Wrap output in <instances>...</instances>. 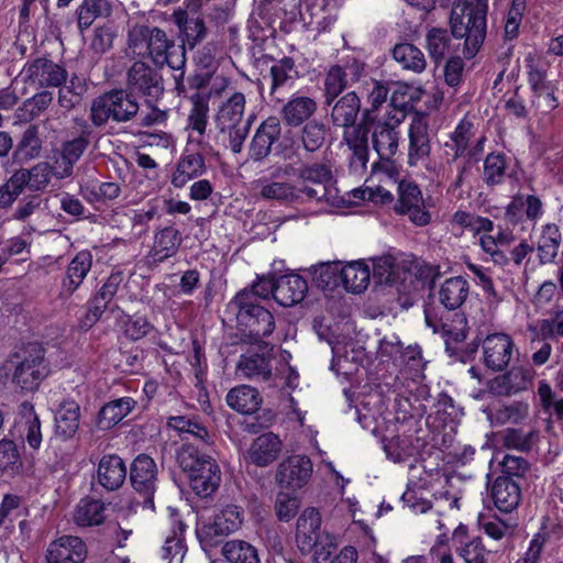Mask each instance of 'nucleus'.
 <instances>
[{
  "mask_svg": "<svg viewBox=\"0 0 563 563\" xmlns=\"http://www.w3.org/2000/svg\"><path fill=\"white\" fill-rule=\"evenodd\" d=\"M470 295V284L462 276L446 278L437 290V299L444 308L441 310L432 305L424 307L427 327L433 333L444 339L446 349L452 343L463 342L468 332V322L465 313L459 309L465 303Z\"/></svg>",
  "mask_w": 563,
  "mask_h": 563,
  "instance_id": "1",
  "label": "nucleus"
},
{
  "mask_svg": "<svg viewBox=\"0 0 563 563\" xmlns=\"http://www.w3.org/2000/svg\"><path fill=\"white\" fill-rule=\"evenodd\" d=\"M224 313L230 321H235L239 331L247 336L251 343H257L274 332L273 313L255 302V297L246 291H238L228 302Z\"/></svg>",
  "mask_w": 563,
  "mask_h": 563,
  "instance_id": "2",
  "label": "nucleus"
},
{
  "mask_svg": "<svg viewBox=\"0 0 563 563\" xmlns=\"http://www.w3.org/2000/svg\"><path fill=\"white\" fill-rule=\"evenodd\" d=\"M177 463L189 479L190 487L200 497H208L221 483L217 461L192 443H185L177 452Z\"/></svg>",
  "mask_w": 563,
  "mask_h": 563,
  "instance_id": "3",
  "label": "nucleus"
},
{
  "mask_svg": "<svg viewBox=\"0 0 563 563\" xmlns=\"http://www.w3.org/2000/svg\"><path fill=\"white\" fill-rule=\"evenodd\" d=\"M486 13V5L479 3H463L452 8L451 34L455 38H464L463 54L465 58H473L484 43Z\"/></svg>",
  "mask_w": 563,
  "mask_h": 563,
  "instance_id": "4",
  "label": "nucleus"
},
{
  "mask_svg": "<svg viewBox=\"0 0 563 563\" xmlns=\"http://www.w3.org/2000/svg\"><path fill=\"white\" fill-rule=\"evenodd\" d=\"M140 113V103L126 89H112L93 99L90 120L95 126H104L109 121L118 124L134 122Z\"/></svg>",
  "mask_w": 563,
  "mask_h": 563,
  "instance_id": "5",
  "label": "nucleus"
},
{
  "mask_svg": "<svg viewBox=\"0 0 563 563\" xmlns=\"http://www.w3.org/2000/svg\"><path fill=\"white\" fill-rule=\"evenodd\" d=\"M320 527L319 512L313 508L306 509L297 521L296 540L301 543L302 549L314 547L316 563H333L339 554L335 538L330 534L320 536Z\"/></svg>",
  "mask_w": 563,
  "mask_h": 563,
  "instance_id": "6",
  "label": "nucleus"
},
{
  "mask_svg": "<svg viewBox=\"0 0 563 563\" xmlns=\"http://www.w3.org/2000/svg\"><path fill=\"white\" fill-rule=\"evenodd\" d=\"M45 351L37 343H30L21 354L15 355V368L12 380L24 391H35L48 375L44 360Z\"/></svg>",
  "mask_w": 563,
  "mask_h": 563,
  "instance_id": "7",
  "label": "nucleus"
},
{
  "mask_svg": "<svg viewBox=\"0 0 563 563\" xmlns=\"http://www.w3.org/2000/svg\"><path fill=\"white\" fill-rule=\"evenodd\" d=\"M165 31L157 26L136 24L128 32V45L134 55L150 58L154 64L166 59L163 53L172 45Z\"/></svg>",
  "mask_w": 563,
  "mask_h": 563,
  "instance_id": "8",
  "label": "nucleus"
},
{
  "mask_svg": "<svg viewBox=\"0 0 563 563\" xmlns=\"http://www.w3.org/2000/svg\"><path fill=\"white\" fill-rule=\"evenodd\" d=\"M130 482L143 498V507L154 510V495L158 484V468L153 457L139 454L130 465Z\"/></svg>",
  "mask_w": 563,
  "mask_h": 563,
  "instance_id": "9",
  "label": "nucleus"
},
{
  "mask_svg": "<svg viewBox=\"0 0 563 563\" xmlns=\"http://www.w3.org/2000/svg\"><path fill=\"white\" fill-rule=\"evenodd\" d=\"M126 90L133 96L141 95L147 103L158 100L164 93L161 74L144 62L132 64L126 73Z\"/></svg>",
  "mask_w": 563,
  "mask_h": 563,
  "instance_id": "10",
  "label": "nucleus"
},
{
  "mask_svg": "<svg viewBox=\"0 0 563 563\" xmlns=\"http://www.w3.org/2000/svg\"><path fill=\"white\" fill-rule=\"evenodd\" d=\"M364 73L365 64L356 58L331 66L324 78V104L331 106L346 88L358 82Z\"/></svg>",
  "mask_w": 563,
  "mask_h": 563,
  "instance_id": "11",
  "label": "nucleus"
},
{
  "mask_svg": "<svg viewBox=\"0 0 563 563\" xmlns=\"http://www.w3.org/2000/svg\"><path fill=\"white\" fill-rule=\"evenodd\" d=\"M398 199L395 203L397 214L407 216L417 227L428 225L431 214L427 210L424 199L419 186L412 181L401 180L398 184Z\"/></svg>",
  "mask_w": 563,
  "mask_h": 563,
  "instance_id": "12",
  "label": "nucleus"
},
{
  "mask_svg": "<svg viewBox=\"0 0 563 563\" xmlns=\"http://www.w3.org/2000/svg\"><path fill=\"white\" fill-rule=\"evenodd\" d=\"M24 81L37 88L60 87L67 81L68 73L59 64L46 57L27 60L21 71Z\"/></svg>",
  "mask_w": 563,
  "mask_h": 563,
  "instance_id": "13",
  "label": "nucleus"
},
{
  "mask_svg": "<svg viewBox=\"0 0 563 563\" xmlns=\"http://www.w3.org/2000/svg\"><path fill=\"white\" fill-rule=\"evenodd\" d=\"M243 521V511L235 505H228L221 509L213 518V521L203 525L197 529V536L200 542L210 547L218 543L219 538H223L236 531Z\"/></svg>",
  "mask_w": 563,
  "mask_h": 563,
  "instance_id": "14",
  "label": "nucleus"
},
{
  "mask_svg": "<svg viewBox=\"0 0 563 563\" xmlns=\"http://www.w3.org/2000/svg\"><path fill=\"white\" fill-rule=\"evenodd\" d=\"M515 347V342L509 334L503 332L488 334L482 343L484 365L493 372H504L511 362Z\"/></svg>",
  "mask_w": 563,
  "mask_h": 563,
  "instance_id": "15",
  "label": "nucleus"
},
{
  "mask_svg": "<svg viewBox=\"0 0 563 563\" xmlns=\"http://www.w3.org/2000/svg\"><path fill=\"white\" fill-rule=\"evenodd\" d=\"M296 175L299 180L297 187H308L317 191L314 198H303L307 201L329 202L328 186L331 184L333 175L331 167L325 163H303L296 168Z\"/></svg>",
  "mask_w": 563,
  "mask_h": 563,
  "instance_id": "16",
  "label": "nucleus"
},
{
  "mask_svg": "<svg viewBox=\"0 0 563 563\" xmlns=\"http://www.w3.org/2000/svg\"><path fill=\"white\" fill-rule=\"evenodd\" d=\"M280 133L282 124L277 117L272 115L262 121L250 142L249 159L258 163L267 158L272 153L273 145L280 137Z\"/></svg>",
  "mask_w": 563,
  "mask_h": 563,
  "instance_id": "17",
  "label": "nucleus"
},
{
  "mask_svg": "<svg viewBox=\"0 0 563 563\" xmlns=\"http://www.w3.org/2000/svg\"><path fill=\"white\" fill-rule=\"evenodd\" d=\"M312 462L306 455H291L285 459L276 473V481L285 488H301L310 479Z\"/></svg>",
  "mask_w": 563,
  "mask_h": 563,
  "instance_id": "18",
  "label": "nucleus"
},
{
  "mask_svg": "<svg viewBox=\"0 0 563 563\" xmlns=\"http://www.w3.org/2000/svg\"><path fill=\"white\" fill-rule=\"evenodd\" d=\"M86 556V544L75 536H63L54 540L45 555L47 563H82Z\"/></svg>",
  "mask_w": 563,
  "mask_h": 563,
  "instance_id": "19",
  "label": "nucleus"
},
{
  "mask_svg": "<svg viewBox=\"0 0 563 563\" xmlns=\"http://www.w3.org/2000/svg\"><path fill=\"white\" fill-rule=\"evenodd\" d=\"M126 478V465L118 454H104L98 463L95 479L106 492H115Z\"/></svg>",
  "mask_w": 563,
  "mask_h": 563,
  "instance_id": "20",
  "label": "nucleus"
},
{
  "mask_svg": "<svg viewBox=\"0 0 563 563\" xmlns=\"http://www.w3.org/2000/svg\"><path fill=\"white\" fill-rule=\"evenodd\" d=\"M92 267V254L90 251L78 252L66 267L60 282L59 295L69 298L80 287Z\"/></svg>",
  "mask_w": 563,
  "mask_h": 563,
  "instance_id": "21",
  "label": "nucleus"
},
{
  "mask_svg": "<svg viewBox=\"0 0 563 563\" xmlns=\"http://www.w3.org/2000/svg\"><path fill=\"white\" fill-rule=\"evenodd\" d=\"M494 506L504 514L514 511L521 500L520 483L510 476H498L490 486Z\"/></svg>",
  "mask_w": 563,
  "mask_h": 563,
  "instance_id": "22",
  "label": "nucleus"
},
{
  "mask_svg": "<svg viewBox=\"0 0 563 563\" xmlns=\"http://www.w3.org/2000/svg\"><path fill=\"white\" fill-rule=\"evenodd\" d=\"M261 183L260 195L264 199L282 202H298L303 201V198L317 197L316 190L308 187H297V185L289 181H268L262 179Z\"/></svg>",
  "mask_w": 563,
  "mask_h": 563,
  "instance_id": "23",
  "label": "nucleus"
},
{
  "mask_svg": "<svg viewBox=\"0 0 563 563\" xmlns=\"http://www.w3.org/2000/svg\"><path fill=\"white\" fill-rule=\"evenodd\" d=\"M308 292L307 280L298 274H286L275 280V301L283 307L300 303Z\"/></svg>",
  "mask_w": 563,
  "mask_h": 563,
  "instance_id": "24",
  "label": "nucleus"
},
{
  "mask_svg": "<svg viewBox=\"0 0 563 563\" xmlns=\"http://www.w3.org/2000/svg\"><path fill=\"white\" fill-rule=\"evenodd\" d=\"M318 109L317 101L308 96L292 95L280 110L284 123L290 128H298L310 121Z\"/></svg>",
  "mask_w": 563,
  "mask_h": 563,
  "instance_id": "25",
  "label": "nucleus"
},
{
  "mask_svg": "<svg viewBox=\"0 0 563 563\" xmlns=\"http://www.w3.org/2000/svg\"><path fill=\"white\" fill-rule=\"evenodd\" d=\"M369 126L357 124L351 130H344L343 140L351 151L350 168L355 173L364 169L368 162Z\"/></svg>",
  "mask_w": 563,
  "mask_h": 563,
  "instance_id": "26",
  "label": "nucleus"
},
{
  "mask_svg": "<svg viewBox=\"0 0 563 563\" xmlns=\"http://www.w3.org/2000/svg\"><path fill=\"white\" fill-rule=\"evenodd\" d=\"M362 111L360 97L355 91H349L333 102L331 122L334 126L351 130L357 126L356 119Z\"/></svg>",
  "mask_w": 563,
  "mask_h": 563,
  "instance_id": "27",
  "label": "nucleus"
},
{
  "mask_svg": "<svg viewBox=\"0 0 563 563\" xmlns=\"http://www.w3.org/2000/svg\"><path fill=\"white\" fill-rule=\"evenodd\" d=\"M181 242V233L174 225L159 228L154 234V241L148 257L155 263H162L177 254Z\"/></svg>",
  "mask_w": 563,
  "mask_h": 563,
  "instance_id": "28",
  "label": "nucleus"
},
{
  "mask_svg": "<svg viewBox=\"0 0 563 563\" xmlns=\"http://www.w3.org/2000/svg\"><path fill=\"white\" fill-rule=\"evenodd\" d=\"M90 128L84 122V126L79 136L66 141L62 145L60 161L56 164L59 165L62 172H56L60 178L71 175L74 164L81 157L90 143Z\"/></svg>",
  "mask_w": 563,
  "mask_h": 563,
  "instance_id": "29",
  "label": "nucleus"
},
{
  "mask_svg": "<svg viewBox=\"0 0 563 563\" xmlns=\"http://www.w3.org/2000/svg\"><path fill=\"white\" fill-rule=\"evenodd\" d=\"M408 135V163L410 166H417L420 162L426 161L431 152L428 123L422 118L413 119Z\"/></svg>",
  "mask_w": 563,
  "mask_h": 563,
  "instance_id": "30",
  "label": "nucleus"
},
{
  "mask_svg": "<svg viewBox=\"0 0 563 563\" xmlns=\"http://www.w3.org/2000/svg\"><path fill=\"white\" fill-rule=\"evenodd\" d=\"M280 451L279 438L273 432H266L253 440L247 457L254 465L265 467L277 460Z\"/></svg>",
  "mask_w": 563,
  "mask_h": 563,
  "instance_id": "31",
  "label": "nucleus"
},
{
  "mask_svg": "<svg viewBox=\"0 0 563 563\" xmlns=\"http://www.w3.org/2000/svg\"><path fill=\"white\" fill-rule=\"evenodd\" d=\"M55 434L63 439H71L78 431L80 407L73 399L63 400L55 411Z\"/></svg>",
  "mask_w": 563,
  "mask_h": 563,
  "instance_id": "32",
  "label": "nucleus"
},
{
  "mask_svg": "<svg viewBox=\"0 0 563 563\" xmlns=\"http://www.w3.org/2000/svg\"><path fill=\"white\" fill-rule=\"evenodd\" d=\"M206 169L203 154L186 152L177 162L176 169L172 176V185L176 188H183L190 180L202 176Z\"/></svg>",
  "mask_w": 563,
  "mask_h": 563,
  "instance_id": "33",
  "label": "nucleus"
},
{
  "mask_svg": "<svg viewBox=\"0 0 563 563\" xmlns=\"http://www.w3.org/2000/svg\"><path fill=\"white\" fill-rule=\"evenodd\" d=\"M225 401L232 410L241 415H253L261 408L263 398L256 388L239 385L228 391Z\"/></svg>",
  "mask_w": 563,
  "mask_h": 563,
  "instance_id": "34",
  "label": "nucleus"
},
{
  "mask_svg": "<svg viewBox=\"0 0 563 563\" xmlns=\"http://www.w3.org/2000/svg\"><path fill=\"white\" fill-rule=\"evenodd\" d=\"M398 124L389 122L378 123L373 132V147L383 161H390L398 151Z\"/></svg>",
  "mask_w": 563,
  "mask_h": 563,
  "instance_id": "35",
  "label": "nucleus"
},
{
  "mask_svg": "<svg viewBox=\"0 0 563 563\" xmlns=\"http://www.w3.org/2000/svg\"><path fill=\"white\" fill-rule=\"evenodd\" d=\"M531 379L529 371H509L494 377L488 383V390L494 396H510L525 389Z\"/></svg>",
  "mask_w": 563,
  "mask_h": 563,
  "instance_id": "36",
  "label": "nucleus"
},
{
  "mask_svg": "<svg viewBox=\"0 0 563 563\" xmlns=\"http://www.w3.org/2000/svg\"><path fill=\"white\" fill-rule=\"evenodd\" d=\"M173 21L183 34L189 48H194L202 42L208 30L205 20L201 16H190L185 10H177L173 13Z\"/></svg>",
  "mask_w": 563,
  "mask_h": 563,
  "instance_id": "37",
  "label": "nucleus"
},
{
  "mask_svg": "<svg viewBox=\"0 0 563 563\" xmlns=\"http://www.w3.org/2000/svg\"><path fill=\"white\" fill-rule=\"evenodd\" d=\"M245 110V96L242 92H234L219 108L216 123L220 132H224V128L234 125H243V117Z\"/></svg>",
  "mask_w": 563,
  "mask_h": 563,
  "instance_id": "38",
  "label": "nucleus"
},
{
  "mask_svg": "<svg viewBox=\"0 0 563 563\" xmlns=\"http://www.w3.org/2000/svg\"><path fill=\"white\" fill-rule=\"evenodd\" d=\"M106 520V504L90 496L81 498L74 510V522L79 527L100 526Z\"/></svg>",
  "mask_w": 563,
  "mask_h": 563,
  "instance_id": "39",
  "label": "nucleus"
},
{
  "mask_svg": "<svg viewBox=\"0 0 563 563\" xmlns=\"http://www.w3.org/2000/svg\"><path fill=\"white\" fill-rule=\"evenodd\" d=\"M236 373L239 376L246 379L266 382L272 376L271 361L258 353L243 354L238 362Z\"/></svg>",
  "mask_w": 563,
  "mask_h": 563,
  "instance_id": "40",
  "label": "nucleus"
},
{
  "mask_svg": "<svg viewBox=\"0 0 563 563\" xmlns=\"http://www.w3.org/2000/svg\"><path fill=\"white\" fill-rule=\"evenodd\" d=\"M339 279L345 290L360 294L365 290L369 284V268L362 262H352L346 265L341 264Z\"/></svg>",
  "mask_w": 563,
  "mask_h": 563,
  "instance_id": "41",
  "label": "nucleus"
},
{
  "mask_svg": "<svg viewBox=\"0 0 563 563\" xmlns=\"http://www.w3.org/2000/svg\"><path fill=\"white\" fill-rule=\"evenodd\" d=\"M562 242V234L554 223H547L541 228L538 239L537 252L541 265L553 263L558 256Z\"/></svg>",
  "mask_w": 563,
  "mask_h": 563,
  "instance_id": "42",
  "label": "nucleus"
},
{
  "mask_svg": "<svg viewBox=\"0 0 563 563\" xmlns=\"http://www.w3.org/2000/svg\"><path fill=\"white\" fill-rule=\"evenodd\" d=\"M135 400L131 397H122L106 404L98 413V428L109 430L125 418L134 408Z\"/></svg>",
  "mask_w": 563,
  "mask_h": 563,
  "instance_id": "43",
  "label": "nucleus"
},
{
  "mask_svg": "<svg viewBox=\"0 0 563 563\" xmlns=\"http://www.w3.org/2000/svg\"><path fill=\"white\" fill-rule=\"evenodd\" d=\"M79 192L89 203L106 202L117 199L121 187L114 181L90 180L80 185Z\"/></svg>",
  "mask_w": 563,
  "mask_h": 563,
  "instance_id": "44",
  "label": "nucleus"
},
{
  "mask_svg": "<svg viewBox=\"0 0 563 563\" xmlns=\"http://www.w3.org/2000/svg\"><path fill=\"white\" fill-rule=\"evenodd\" d=\"M269 75L272 77L271 95H274L279 88L292 86L299 78L295 60L289 56L275 60L271 66Z\"/></svg>",
  "mask_w": 563,
  "mask_h": 563,
  "instance_id": "45",
  "label": "nucleus"
},
{
  "mask_svg": "<svg viewBox=\"0 0 563 563\" xmlns=\"http://www.w3.org/2000/svg\"><path fill=\"white\" fill-rule=\"evenodd\" d=\"M452 34L441 27H432L426 35L427 49L431 59L437 64L454 52Z\"/></svg>",
  "mask_w": 563,
  "mask_h": 563,
  "instance_id": "46",
  "label": "nucleus"
},
{
  "mask_svg": "<svg viewBox=\"0 0 563 563\" xmlns=\"http://www.w3.org/2000/svg\"><path fill=\"white\" fill-rule=\"evenodd\" d=\"M474 135V123L467 117H464L451 133V143L445 144V146L450 147L453 152V161L465 157Z\"/></svg>",
  "mask_w": 563,
  "mask_h": 563,
  "instance_id": "47",
  "label": "nucleus"
},
{
  "mask_svg": "<svg viewBox=\"0 0 563 563\" xmlns=\"http://www.w3.org/2000/svg\"><path fill=\"white\" fill-rule=\"evenodd\" d=\"M393 56L405 69L418 74L426 69L424 54L411 43L397 44L393 49Z\"/></svg>",
  "mask_w": 563,
  "mask_h": 563,
  "instance_id": "48",
  "label": "nucleus"
},
{
  "mask_svg": "<svg viewBox=\"0 0 563 563\" xmlns=\"http://www.w3.org/2000/svg\"><path fill=\"white\" fill-rule=\"evenodd\" d=\"M539 440L537 430L523 428H507L503 432V444L519 452H529Z\"/></svg>",
  "mask_w": 563,
  "mask_h": 563,
  "instance_id": "49",
  "label": "nucleus"
},
{
  "mask_svg": "<svg viewBox=\"0 0 563 563\" xmlns=\"http://www.w3.org/2000/svg\"><path fill=\"white\" fill-rule=\"evenodd\" d=\"M507 177V157L503 153H489L484 159L483 181L487 187L504 184Z\"/></svg>",
  "mask_w": 563,
  "mask_h": 563,
  "instance_id": "50",
  "label": "nucleus"
},
{
  "mask_svg": "<svg viewBox=\"0 0 563 563\" xmlns=\"http://www.w3.org/2000/svg\"><path fill=\"white\" fill-rule=\"evenodd\" d=\"M110 12L111 5L107 0H82L76 10L79 30L90 27L96 19L107 16Z\"/></svg>",
  "mask_w": 563,
  "mask_h": 563,
  "instance_id": "51",
  "label": "nucleus"
},
{
  "mask_svg": "<svg viewBox=\"0 0 563 563\" xmlns=\"http://www.w3.org/2000/svg\"><path fill=\"white\" fill-rule=\"evenodd\" d=\"M372 89L367 95V102L369 108L362 111V119L360 124L371 126L376 121V111L387 101L388 86L385 82L371 79Z\"/></svg>",
  "mask_w": 563,
  "mask_h": 563,
  "instance_id": "52",
  "label": "nucleus"
},
{
  "mask_svg": "<svg viewBox=\"0 0 563 563\" xmlns=\"http://www.w3.org/2000/svg\"><path fill=\"white\" fill-rule=\"evenodd\" d=\"M222 555L230 563H260L255 547L243 540H231L222 547Z\"/></svg>",
  "mask_w": 563,
  "mask_h": 563,
  "instance_id": "53",
  "label": "nucleus"
},
{
  "mask_svg": "<svg viewBox=\"0 0 563 563\" xmlns=\"http://www.w3.org/2000/svg\"><path fill=\"white\" fill-rule=\"evenodd\" d=\"M172 46L167 48V52L163 53V56H166L165 60L156 62L155 65L158 67H163L167 65L173 70H175L174 79L176 84V89L179 92L185 91L184 78H185V65H186V52L184 46H176L174 41H172Z\"/></svg>",
  "mask_w": 563,
  "mask_h": 563,
  "instance_id": "54",
  "label": "nucleus"
},
{
  "mask_svg": "<svg viewBox=\"0 0 563 563\" xmlns=\"http://www.w3.org/2000/svg\"><path fill=\"white\" fill-rule=\"evenodd\" d=\"M19 413L24 419L25 441L30 448L37 450L42 443L41 421L35 412L33 404L23 401L20 405Z\"/></svg>",
  "mask_w": 563,
  "mask_h": 563,
  "instance_id": "55",
  "label": "nucleus"
},
{
  "mask_svg": "<svg viewBox=\"0 0 563 563\" xmlns=\"http://www.w3.org/2000/svg\"><path fill=\"white\" fill-rule=\"evenodd\" d=\"M190 101L191 109L188 115V128L202 136L208 125L209 97L196 92L190 97Z\"/></svg>",
  "mask_w": 563,
  "mask_h": 563,
  "instance_id": "56",
  "label": "nucleus"
},
{
  "mask_svg": "<svg viewBox=\"0 0 563 563\" xmlns=\"http://www.w3.org/2000/svg\"><path fill=\"white\" fill-rule=\"evenodd\" d=\"M327 131L325 124L317 120H310L302 126L300 143L306 153H314L323 146Z\"/></svg>",
  "mask_w": 563,
  "mask_h": 563,
  "instance_id": "57",
  "label": "nucleus"
},
{
  "mask_svg": "<svg viewBox=\"0 0 563 563\" xmlns=\"http://www.w3.org/2000/svg\"><path fill=\"white\" fill-rule=\"evenodd\" d=\"M528 416V405L519 401L504 405L496 408L488 415L492 423L504 426L507 423L518 424Z\"/></svg>",
  "mask_w": 563,
  "mask_h": 563,
  "instance_id": "58",
  "label": "nucleus"
},
{
  "mask_svg": "<svg viewBox=\"0 0 563 563\" xmlns=\"http://www.w3.org/2000/svg\"><path fill=\"white\" fill-rule=\"evenodd\" d=\"M53 93L48 90H42L33 97L26 99L19 108V118L24 121H31L40 117L53 102Z\"/></svg>",
  "mask_w": 563,
  "mask_h": 563,
  "instance_id": "59",
  "label": "nucleus"
},
{
  "mask_svg": "<svg viewBox=\"0 0 563 563\" xmlns=\"http://www.w3.org/2000/svg\"><path fill=\"white\" fill-rule=\"evenodd\" d=\"M2 256L8 260L10 265L19 264L30 260L31 242L23 236H14L3 243L0 247Z\"/></svg>",
  "mask_w": 563,
  "mask_h": 563,
  "instance_id": "60",
  "label": "nucleus"
},
{
  "mask_svg": "<svg viewBox=\"0 0 563 563\" xmlns=\"http://www.w3.org/2000/svg\"><path fill=\"white\" fill-rule=\"evenodd\" d=\"M186 528L187 527L183 521H175L173 534L166 538L165 544L163 547L164 559L172 560L177 555H180V559L184 558L186 553V543L184 539Z\"/></svg>",
  "mask_w": 563,
  "mask_h": 563,
  "instance_id": "61",
  "label": "nucleus"
},
{
  "mask_svg": "<svg viewBox=\"0 0 563 563\" xmlns=\"http://www.w3.org/2000/svg\"><path fill=\"white\" fill-rule=\"evenodd\" d=\"M526 67L528 82L533 93H541L543 88L549 85L547 82V69L533 56L526 57Z\"/></svg>",
  "mask_w": 563,
  "mask_h": 563,
  "instance_id": "62",
  "label": "nucleus"
},
{
  "mask_svg": "<svg viewBox=\"0 0 563 563\" xmlns=\"http://www.w3.org/2000/svg\"><path fill=\"white\" fill-rule=\"evenodd\" d=\"M459 554L465 563H487L490 551L486 550L482 538L470 539L463 547H459Z\"/></svg>",
  "mask_w": 563,
  "mask_h": 563,
  "instance_id": "63",
  "label": "nucleus"
},
{
  "mask_svg": "<svg viewBox=\"0 0 563 563\" xmlns=\"http://www.w3.org/2000/svg\"><path fill=\"white\" fill-rule=\"evenodd\" d=\"M153 330L154 325L143 316H128L124 321V334L131 341H139Z\"/></svg>",
  "mask_w": 563,
  "mask_h": 563,
  "instance_id": "64",
  "label": "nucleus"
}]
</instances>
